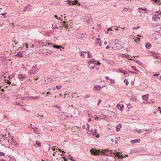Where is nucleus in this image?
I'll return each mask as SVG.
<instances>
[{
  "instance_id": "ea45409f",
  "label": "nucleus",
  "mask_w": 161,
  "mask_h": 161,
  "mask_svg": "<svg viewBox=\"0 0 161 161\" xmlns=\"http://www.w3.org/2000/svg\"><path fill=\"white\" fill-rule=\"evenodd\" d=\"M110 80L111 83H114L115 81L114 80H113L111 78L110 79Z\"/></svg>"
},
{
  "instance_id": "9d476101",
  "label": "nucleus",
  "mask_w": 161,
  "mask_h": 161,
  "mask_svg": "<svg viewBox=\"0 0 161 161\" xmlns=\"http://www.w3.org/2000/svg\"><path fill=\"white\" fill-rule=\"evenodd\" d=\"M156 14L153 15L152 18V20L155 21H158L160 19L159 17H157Z\"/></svg>"
},
{
  "instance_id": "393cba45",
  "label": "nucleus",
  "mask_w": 161,
  "mask_h": 161,
  "mask_svg": "<svg viewBox=\"0 0 161 161\" xmlns=\"http://www.w3.org/2000/svg\"><path fill=\"white\" fill-rule=\"evenodd\" d=\"M16 56H18L20 57H22V53H20V52H19V53H18L16 55Z\"/></svg>"
},
{
  "instance_id": "f704fd0d",
  "label": "nucleus",
  "mask_w": 161,
  "mask_h": 161,
  "mask_svg": "<svg viewBox=\"0 0 161 161\" xmlns=\"http://www.w3.org/2000/svg\"><path fill=\"white\" fill-rule=\"evenodd\" d=\"M57 77H54L53 79H52L51 80L53 81H57Z\"/></svg>"
},
{
  "instance_id": "6e6d98bb",
  "label": "nucleus",
  "mask_w": 161,
  "mask_h": 161,
  "mask_svg": "<svg viewBox=\"0 0 161 161\" xmlns=\"http://www.w3.org/2000/svg\"><path fill=\"white\" fill-rule=\"evenodd\" d=\"M8 80V81L7 82V84H8L9 85L10 84H11V82L8 80Z\"/></svg>"
},
{
  "instance_id": "09e8293b",
  "label": "nucleus",
  "mask_w": 161,
  "mask_h": 161,
  "mask_svg": "<svg viewBox=\"0 0 161 161\" xmlns=\"http://www.w3.org/2000/svg\"><path fill=\"white\" fill-rule=\"evenodd\" d=\"M6 14V13H2L1 14V15L4 16V17H5V15Z\"/></svg>"
},
{
  "instance_id": "5701e85b",
  "label": "nucleus",
  "mask_w": 161,
  "mask_h": 161,
  "mask_svg": "<svg viewBox=\"0 0 161 161\" xmlns=\"http://www.w3.org/2000/svg\"><path fill=\"white\" fill-rule=\"evenodd\" d=\"M36 142L37 147H40L41 146V143L40 142L36 141Z\"/></svg>"
},
{
  "instance_id": "aec40b11",
  "label": "nucleus",
  "mask_w": 161,
  "mask_h": 161,
  "mask_svg": "<svg viewBox=\"0 0 161 161\" xmlns=\"http://www.w3.org/2000/svg\"><path fill=\"white\" fill-rule=\"evenodd\" d=\"M138 9H141L143 11H146V13L147 14L148 13V11L147 9L145 8H138Z\"/></svg>"
},
{
  "instance_id": "680f3d73",
  "label": "nucleus",
  "mask_w": 161,
  "mask_h": 161,
  "mask_svg": "<svg viewBox=\"0 0 161 161\" xmlns=\"http://www.w3.org/2000/svg\"><path fill=\"white\" fill-rule=\"evenodd\" d=\"M157 16H158L160 15H161V12H160V13H158L157 14H156Z\"/></svg>"
},
{
  "instance_id": "a19ab883",
  "label": "nucleus",
  "mask_w": 161,
  "mask_h": 161,
  "mask_svg": "<svg viewBox=\"0 0 161 161\" xmlns=\"http://www.w3.org/2000/svg\"><path fill=\"white\" fill-rule=\"evenodd\" d=\"M127 107L129 109H130V108H131V106L130 104H128L127 105Z\"/></svg>"
},
{
  "instance_id": "bf43d9fd",
  "label": "nucleus",
  "mask_w": 161,
  "mask_h": 161,
  "mask_svg": "<svg viewBox=\"0 0 161 161\" xmlns=\"http://www.w3.org/2000/svg\"><path fill=\"white\" fill-rule=\"evenodd\" d=\"M109 48V46L108 45V46H107L106 47V49H108Z\"/></svg>"
},
{
  "instance_id": "c85d7f7f",
  "label": "nucleus",
  "mask_w": 161,
  "mask_h": 161,
  "mask_svg": "<svg viewBox=\"0 0 161 161\" xmlns=\"http://www.w3.org/2000/svg\"><path fill=\"white\" fill-rule=\"evenodd\" d=\"M53 46V44L49 42L48 43V45L47 46V47H52Z\"/></svg>"
},
{
  "instance_id": "f3484780",
  "label": "nucleus",
  "mask_w": 161,
  "mask_h": 161,
  "mask_svg": "<svg viewBox=\"0 0 161 161\" xmlns=\"http://www.w3.org/2000/svg\"><path fill=\"white\" fill-rule=\"evenodd\" d=\"M121 127V124H119L116 127V130L117 131H119L120 130Z\"/></svg>"
},
{
  "instance_id": "20e7f679",
  "label": "nucleus",
  "mask_w": 161,
  "mask_h": 161,
  "mask_svg": "<svg viewBox=\"0 0 161 161\" xmlns=\"http://www.w3.org/2000/svg\"><path fill=\"white\" fill-rule=\"evenodd\" d=\"M113 153L112 151L111 150H110L108 149L103 150L102 151V153L103 154L107 156L114 157L112 154V153Z\"/></svg>"
},
{
  "instance_id": "2eb2a0df",
  "label": "nucleus",
  "mask_w": 161,
  "mask_h": 161,
  "mask_svg": "<svg viewBox=\"0 0 161 161\" xmlns=\"http://www.w3.org/2000/svg\"><path fill=\"white\" fill-rule=\"evenodd\" d=\"M140 141V139H137L131 141L130 142L132 144H134L136 143L139 142Z\"/></svg>"
},
{
  "instance_id": "a878e982",
  "label": "nucleus",
  "mask_w": 161,
  "mask_h": 161,
  "mask_svg": "<svg viewBox=\"0 0 161 161\" xmlns=\"http://www.w3.org/2000/svg\"><path fill=\"white\" fill-rule=\"evenodd\" d=\"M158 53H153V56L155 58H157L158 56Z\"/></svg>"
},
{
  "instance_id": "6ab92c4d",
  "label": "nucleus",
  "mask_w": 161,
  "mask_h": 161,
  "mask_svg": "<svg viewBox=\"0 0 161 161\" xmlns=\"http://www.w3.org/2000/svg\"><path fill=\"white\" fill-rule=\"evenodd\" d=\"M148 94H147L146 95H143L142 96V99L145 100L147 101L148 99V97L147 96H148Z\"/></svg>"
},
{
  "instance_id": "2f4dec72",
  "label": "nucleus",
  "mask_w": 161,
  "mask_h": 161,
  "mask_svg": "<svg viewBox=\"0 0 161 161\" xmlns=\"http://www.w3.org/2000/svg\"><path fill=\"white\" fill-rule=\"evenodd\" d=\"M124 82H125L126 83V84H125V85L126 86H127L128 84H129V82L128 81H127V80L126 79H125L124 80Z\"/></svg>"
},
{
  "instance_id": "0eeeda50",
  "label": "nucleus",
  "mask_w": 161,
  "mask_h": 161,
  "mask_svg": "<svg viewBox=\"0 0 161 161\" xmlns=\"http://www.w3.org/2000/svg\"><path fill=\"white\" fill-rule=\"evenodd\" d=\"M75 36L78 38L80 39L84 37L85 35L83 33H76Z\"/></svg>"
},
{
  "instance_id": "f257e3e1",
  "label": "nucleus",
  "mask_w": 161,
  "mask_h": 161,
  "mask_svg": "<svg viewBox=\"0 0 161 161\" xmlns=\"http://www.w3.org/2000/svg\"><path fill=\"white\" fill-rule=\"evenodd\" d=\"M85 20L89 26L92 24L93 20L90 14H87L85 16Z\"/></svg>"
},
{
  "instance_id": "f8f14e48",
  "label": "nucleus",
  "mask_w": 161,
  "mask_h": 161,
  "mask_svg": "<svg viewBox=\"0 0 161 161\" xmlns=\"http://www.w3.org/2000/svg\"><path fill=\"white\" fill-rule=\"evenodd\" d=\"M67 2L70 5H75L78 3V1L77 0H75L74 2H71L69 0H68Z\"/></svg>"
},
{
  "instance_id": "dca6fc26",
  "label": "nucleus",
  "mask_w": 161,
  "mask_h": 161,
  "mask_svg": "<svg viewBox=\"0 0 161 161\" xmlns=\"http://www.w3.org/2000/svg\"><path fill=\"white\" fill-rule=\"evenodd\" d=\"M118 71L122 73L124 75H125L126 74H128V75H129V74H128V72L127 71H123L121 69H119Z\"/></svg>"
},
{
  "instance_id": "412c9836",
  "label": "nucleus",
  "mask_w": 161,
  "mask_h": 161,
  "mask_svg": "<svg viewBox=\"0 0 161 161\" xmlns=\"http://www.w3.org/2000/svg\"><path fill=\"white\" fill-rule=\"evenodd\" d=\"M97 61L95 60V59H93L92 60L89 61L88 63L90 64H95L96 62Z\"/></svg>"
},
{
  "instance_id": "864d4df0",
  "label": "nucleus",
  "mask_w": 161,
  "mask_h": 161,
  "mask_svg": "<svg viewBox=\"0 0 161 161\" xmlns=\"http://www.w3.org/2000/svg\"><path fill=\"white\" fill-rule=\"evenodd\" d=\"M111 30V28H109V29H108V30L106 32V33H108V31H109V30Z\"/></svg>"
},
{
  "instance_id": "72a5a7b5",
  "label": "nucleus",
  "mask_w": 161,
  "mask_h": 161,
  "mask_svg": "<svg viewBox=\"0 0 161 161\" xmlns=\"http://www.w3.org/2000/svg\"><path fill=\"white\" fill-rule=\"evenodd\" d=\"M56 88L57 89H59L60 88H62V86L60 85V86H56Z\"/></svg>"
},
{
  "instance_id": "7ed1b4c3",
  "label": "nucleus",
  "mask_w": 161,
  "mask_h": 161,
  "mask_svg": "<svg viewBox=\"0 0 161 161\" xmlns=\"http://www.w3.org/2000/svg\"><path fill=\"white\" fill-rule=\"evenodd\" d=\"M123 47L119 43H113L112 48L114 50H118L121 49Z\"/></svg>"
},
{
  "instance_id": "6e6552de",
  "label": "nucleus",
  "mask_w": 161,
  "mask_h": 161,
  "mask_svg": "<svg viewBox=\"0 0 161 161\" xmlns=\"http://www.w3.org/2000/svg\"><path fill=\"white\" fill-rule=\"evenodd\" d=\"M26 76H27L25 75H23L19 74L18 75V78L21 81H22L24 80L25 78H26Z\"/></svg>"
},
{
  "instance_id": "5fc2aeb1",
  "label": "nucleus",
  "mask_w": 161,
  "mask_h": 161,
  "mask_svg": "<svg viewBox=\"0 0 161 161\" xmlns=\"http://www.w3.org/2000/svg\"><path fill=\"white\" fill-rule=\"evenodd\" d=\"M70 159L72 161H75L74 159H73V158L72 157H70Z\"/></svg>"
},
{
  "instance_id": "052dcab7",
  "label": "nucleus",
  "mask_w": 161,
  "mask_h": 161,
  "mask_svg": "<svg viewBox=\"0 0 161 161\" xmlns=\"http://www.w3.org/2000/svg\"><path fill=\"white\" fill-rule=\"evenodd\" d=\"M8 77L9 78V80H10L12 78V77H11L10 75H9L8 76Z\"/></svg>"
},
{
  "instance_id": "ddd939ff",
  "label": "nucleus",
  "mask_w": 161,
  "mask_h": 161,
  "mask_svg": "<svg viewBox=\"0 0 161 161\" xmlns=\"http://www.w3.org/2000/svg\"><path fill=\"white\" fill-rule=\"evenodd\" d=\"M124 107V106L123 104H121L120 105H119V104L118 103L116 106V108L119 109L121 111H122L123 110V108Z\"/></svg>"
},
{
  "instance_id": "4468645a",
  "label": "nucleus",
  "mask_w": 161,
  "mask_h": 161,
  "mask_svg": "<svg viewBox=\"0 0 161 161\" xmlns=\"http://www.w3.org/2000/svg\"><path fill=\"white\" fill-rule=\"evenodd\" d=\"M43 51H46V55H47L48 54H51L53 53V52L52 51L48 49H44Z\"/></svg>"
},
{
  "instance_id": "603ef678",
  "label": "nucleus",
  "mask_w": 161,
  "mask_h": 161,
  "mask_svg": "<svg viewBox=\"0 0 161 161\" xmlns=\"http://www.w3.org/2000/svg\"><path fill=\"white\" fill-rule=\"evenodd\" d=\"M65 153V152L64 151H62V153L61 154V155L62 156H63L64 153Z\"/></svg>"
},
{
  "instance_id": "4c0bfd02",
  "label": "nucleus",
  "mask_w": 161,
  "mask_h": 161,
  "mask_svg": "<svg viewBox=\"0 0 161 161\" xmlns=\"http://www.w3.org/2000/svg\"><path fill=\"white\" fill-rule=\"evenodd\" d=\"M80 55L83 58H84L85 57V56L83 54V52H81L80 53Z\"/></svg>"
},
{
  "instance_id": "0e129e2a",
  "label": "nucleus",
  "mask_w": 161,
  "mask_h": 161,
  "mask_svg": "<svg viewBox=\"0 0 161 161\" xmlns=\"http://www.w3.org/2000/svg\"><path fill=\"white\" fill-rule=\"evenodd\" d=\"M0 161H6L5 159L3 158H2V159H0Z\"/></svg>"
},
{
  "instance_id": "338daca9",
  "label": "nucleus",
  "mask_w": 161,
  "mask_h": 161,
  "mask_svg": "<svg viewBox=\"0 0 161 161\" xmlns=\"http://www.w3.org/2000/svg\"><path fill=\"white\" fill-rule=\"evenodd\" d=\"M105 78L107 80H110V78H109V77H108V76H106L105 77Z\"/></svg>"
},
{
  "instance_id": "a18cd8bd",
  "label": "nucleus",
  "mask_w": 161,
  "mask_h": 161,
  "mask_svg": "<svg viewBox=\"0 0 161 161\" xmlns=\"http://www.w3.org/2000/svg\"><path fill=\"white\" fill-rule=\"evenodd\" d=\"M90 97V95H86L84 97L85 98H89Z\"/></svg>"
},
{
  "instance_id": "8fccbe9b",
  "label": "nucleus",
  "mask_w": 161,
  "mask_h": 161,
  "mask_svg": "<svg viewBox=\"0 0 161 161\" xmlns=\"http://www.w3.org/2000/svg\"><path fill=\"white\" fill-rule=\"evenodd\" d=\"M54 17L56 18L57 19H60L58 18V16L57 15H55L54 16Z\"/></svg>"
},
{
  "instance_id": "f03ea898",
  "label": "nucleus",
  "mask_w": 161,
  "mask_h": 161,
  "mask_svg": "<svg viewBox=\"0 0 161 161\" xmlns=\"http://www.w3.org/2000/svg\"><path fill=\"white\" fill-rule=\"evenodd\" d=\"M72 118V115L71 114H69L68 113H65L64 112H61L60 114V117L62 119H65L67 118Z\"/></svg>"
},
{
  "instance_id": "69168bd1",
  "label": "nucleus",
  "mask_w": 161,
  "mask_h": 161,
  "mask_svg": "<svg viewBox=\"0 0 161 161\" xmlns=\"http://www.w3.org/2000/svg\"><path fill=\"white\" fill-rule=\"evenodd\" d=\"M87 129H86V130H87V129H89V125L87 124Z\"/></svg>"
},
{
  "instance_id": "473e14b6",
  "label": "nucleus",
  "mask_w": 161,
  "mask_h": 161,
  "mask_svg": "<svg viewBox=\"0 0 161 161\" xmlns=\"http://www.w3.org/2000/svg\"><path fill=\"white\" fill-rule=\"evenodd\" d=\"M6 136H7V135L6 134H5L4 136L3 135L2 136V138H3L4 140H5V139H7V137H6Z\"/></svg>"
},
{
  "instance_id": "39448f33",
  "label": "nucleus",
  "mask_w": 161,
  "mask_h": 161,
  "mask_svg": "<svg viewBox=\"0 0 161 161\" xmlns=\"http://www.w3.org/2000/svg\"><path fill=\"white\" fill-rule=\"evenodd\" d=\"M36 65L35 66H33L32 67L31 69H30L28 73L30 75L34 74L36 73L37 71V69L36 67Z\"/></svg>"
},
{
  "instance_id": "79ce46f5",
  "label": "nucleus",
  "mask_w": 161,
  "mask_h": 161,
  "mask_svg": "<svg viewBox=\"0 0 161 161\" xmlns=\"http://www.w3.org/2000/svg\"><path fill=\"white\" fill-rule=\"evenodd\" d=\"M140 27V26H138L136 27H134L133 28V29H139Z\"/></svg>"
},
{
  "instance_id": "9b49d317",
  "label": "nucleus",
  "mask_w": 161,
  "mask_h": 161,
  "mask_svg": "<svg viewBox=\"0 0 161 161\" xmlns=\"http://www.w3.org/2000/svg\"><path fill=\"white\" fill-rule=\"evenodd\" d=\"M102 87L100 86L96 85L95 86L93 87V90L94 91H99L100 90Z\"/></svg>"
},
{
  "instance_id": "b1692460",
  "label": "nucleus",
  "mask_w": 161,
  "mask_h": 161,
  "mask_svg": "<svg viewBox=\"0 0 161 161\" xmlns=\"http://www.w3.org/2000/svg\"><path fill=\"white\" fill-rule=\"evenodd\" d=\"M54 48L60 49L62 47V46L59 45H54L53 47Z\"/></svg>"
},
{
  "instance_id": "c756f323",
  "label": "nucleus",
  "mask_w": 161,
  "mask_h": 161,
  "mask_svg": "<svg viewBox=\"0 0 161 161\" xmlns=\"http://www.w3.org/2000/svg\"><path fill=\"white\" fill-rule=\"evenodd\" d=\"M130 9V8H126V7H125L123 9V10H124V11L126 12L127 11H128Z\"/></svg>"
},
{
  "instance_id": "3c124183",
  "label": "nucleus",
  "mask_w": 161,
  "mask_h": 161,
  "mask_svg": "<svg viewBox=\"0 0 161 161\" xmlns=\"http://www.w3.org/2000/svg\"><path fill=\"white\" fill-rule=\"evenodd\" d=\"M158 110L159 111V112H160V111H161V108H160V107H159L158 108Z\"/></svg>"
},
{
  "instance_id": "e433bc0d",
  "label": "nucleus",
  "mask_w": 161,
  "mask_h": 161,
  "mask_svg": "<svg viewBox=\"0 0 161 161\" xmlns=\"http://www.w3.org/2000/svg\"><path fill=\"white\" fill-rule=\"evenodd\" d=\"M87 53H88V58H91L92 57V56H91L90 55V52L89 51L87 52Z\"/></svg>"
},
{
  "instance_id": "774afa93",
  "label": "nucleus",
  "mask_w": 161,
  "mask_h": 161,
  "mask_svg": "<svg viewBox=\"0 0 161 161\" xmlns=\"http://www.w3.org/2000/svg\"><path fill=\"white\" fill-rule=\"evenodd\" d=\"M90 69H93L94 68V67H93V66H91L90 67Z\"/></svg>"
},
{
  "instance_id": "e2e57ef3",
  "label": "nucleus",
  "mask_w": 161,
  "mask_h": 161,
  "mask_svg": "<svg viewBox=\"0 0 161 161\" xmlns=\"http://www.w3.org/2000/svg\"><path fill=\"white\" fill-rule=\"evenodd\" d=\"M154 63L155 64H157V63H159V62H158V61H155L154 62Z\"/></svg>"
},
{
  "instance_id": "423d86ee",
  "label": "nucleus",
  "mask_w": 161,
  "mask_h": 161,
  "mask_svg": "<svg viewBox=\"0 0 161 161\" xmlns=\"http://www.w3.org/2000/svg\"><path fill=\"white\" fill-rule=\"evenodd\" d=\"M90 151L91 152V154L93 155H99L100 154V152L98 150L96 149H94L93 148L92 149L90 150Z\"/></svg>"
},
{
  "instance_id": "58836bf2",
  "label": "nucleus",
  "mask_w": 161,
  "mask_h": 161,
  "mask_svg": "<svg viewBox=\"0 0 161 161\" xmlns=\"http://www.w3.org/2000/svg\"><path fill=\"white\" fill-rule=\"evenodd\" d=\"M0 155L1 156H4L5 154L3 152H0Z\"/></svg>"
},
{
  "instance_id": "bb28decb",
  "label": "nucleus",
  "mask_w": 161,
  "mask_h": 161,
  "mask_svg": "<svg viewBox=\"0 0 161 161\" xmlns=\"http://www.w3.org/2000/svg\"><path fill=\"white\" fill-rule=\"evenodd\" d=\"M13 144L15 147H18L19 146V144L17 143L16 142H14Z\"/></svg>"
},
{
  "instance_id": "a211bd4d",
  "label": "nucleus",
  "mask_w": 161,
  "mask_h": 161,
  "mask_svg": "<svg viewBox=\"0 0 161 161\" xmlns=\"http://www.w3.org/2000/svg\"><path fill=\"white\" fill-rule=\"evenodd\" d=\"M145 46L147 48L149 49L151 48V45L149 43H147L145 44Z\"/></svg>"
},
{
  "instance_id": "1a4fd4ad",
  "label": "nucleus",
  "mask_w": 161,
  "mask_h": 161,
  "mask_svg": "<svg viewBox=\"0 0 161 161\" xmlns=\"http://www.w3.org/2000/svg\"><path fill=\"white\" fill-rule=\"evenodd\" d=\"M113 154L114 155H115V157H118L119 158H123L125 157L123 155H120V153L119 152L113 153Z\"/></svg>"
},
{
  "instance_id": "4be33fe9",
  "label": "nucleus",
  "mask_w": 161,
  "mask_h": 161,
  "mask_svg": "<svg viewBox=\"0 0 161 161\" xmlns=\"http://www.w3.org/2000/svg\"><path fill=\"white\" fill-rule=\"evenodd\" d=\"M137 98L136 97H132L130 99V100L134 102H136L137 101Z\"/></svg>"
},
{
  "instance_id": "13d9d810",
  "label": "nucleus",
  "mask_w": 161,
  "mask_h": 161,
  "mask_svg": "<svg viewBox=\"0 0 161 161\" xmlns=\"http://www.w3.org/2000/svg\"><path fill=\"white\" fill-rule=\"evenodd\" d=\"M51 94V93L50 92H48L47 93L46 95H48V94Z\"/></svg>"
},
{
  "instance_id": "c9c22d12",
  "label": "nucleus",
  "mask_w": 161,
  "mask_h": 161,
  "mask_svg": "<svg viewBox=\"0 0 161 161\" xmlns=\"http://www.w3.org/2000/svg\"><path fill=\"white\" fill-rule=\"evenodd\" d=\"M97 44H98L99 43H101L100 39L97 38Z\"/></svg>"
},
{
  "instance_id": "cd10ccee",
  "label": "nucleus",
  "mask_w": 161,
  "mask_h": 161,
  "mask_svg": "<svg viewBox=\"0 0 161 161\" xmlns=\"http://www.w3.org/2000/svg\"><path fill=\"white\" fill-rule=\"evenodd\" d=\"M27 98H32L33 99H39V97L38 96H36L34 97H27Z\"/></svg>"
},
{
  "instance_id": "7c9ffc66",
  "label": "nucleus",
  "mask_w": 161,
  "mask_h": 161,
  "mask_svg": "<svg viewBox=\"0 0 161 161\" xmlns=\"http://www.w3.org/2000/svg\"><path fill=\"white\" fill-rule=\"evenodd\" d=\"M131 68L133 69L134 70L138 72L139 71V70H138L135 67L132 66Z\"/></svg>"
},
{
  "instance_id": "49530a36",
  "label": "nucleus",
  "mask_w": 161,
  "mask_h": 161,
  "mask_svg": "<svg viewBox=\"0 0 161 161\" xmlns=\"http://www.w3.org/2000/svg\"><path fill=\"white\" fill-rule=\"evenodd\" d=\"M101 102V100L100 99H99L98 100V103H97V105H99V104Z\"/></svg>"
},
{
  "instance_id": "de8ad7c7",
  "label": "nucleus",
  "mask_w": 161,
  "mask_h": 161,
  "mask_svg": "<svg viewBox=\"0 0 161 161\" xmlns=\"http://www.w3.org/2000/svg\"><path fill=\"white\" fill-rule=\"evenodd\" d=\"M153 1H154L155 3L159 2L160 0H152Z\"/></svg>"
},
{
  "instance_id": "37998d69",
  "label": "nucleus",
  "mask_w": 161,
  "mask_h": 161,
  "mask_svg": "<svg viewBox=\"0 0 161 161\" xmlns=\"http://www.w3.org/2000/svg\"><path fill=\"white\" fill-rule=\"evenodd\" d=\"M129 72L132 73V74H137V73L136 72H133V71H129Z\"/></svg>"
},
{
  "instance_id": "c03bdc74",
  "label": "nucleus",
  "mask_w": 161,
  "mask_h": 161,
  "mask_svg": "<svg viewBox=\"0 0 161 161\" xmlns=\"http://www.w3.org/2000/svg\"><path fill=\"white\" fill-rule=\"evenodd\" d=\"M21 29H26V26H22L21 27Z\"/></svg>"
},
{
  "instance_id": "4d7b16f0",
  "label": "nucleus",
  "mask_w": 161,
  "mask_h": 161,
  "mask_svg": "<svg viewBox=\"0 0 161 161\" xmlns=\"http://www.w3.org/2000/svg\"><path fill=\"white\" fill-rule=\"evenodd\" d=\"M48 42H46L45 43V45H43V46H47L48 45Z\"/></svg>"
}]
</instances>
